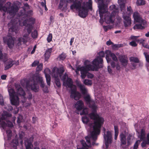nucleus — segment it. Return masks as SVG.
Listing matches in <instances>:
<instances>
[{
    "label": "nucleus",
    "mask_w": 149,
    "mask_h": 149,
    "mask_svg": "<svg viewBox=\"0 0 149 149\" xmlns=\"http://www.w3.org/2000/svg\"><path fill=\"white\" fill-rule=\"evenodd\" d=\"M88 116L93 120V123H91L86 116L82 117V120L83 123L87 124L86 127L90 132L89 136L85 138L86 143L83 140L81 141L82 148L77 149H88V148L91 147V145H94L95 141L100 134V128L103 124L104 118L97 114L95 110H93Z\"/></svg>",
    "instance_id": "obj_1"
},
{
    "label": "nucleus",
    "mask_w": 149,
    "mask_h": 149,
    "mask_svg": "<svg viewBox=\"0 0 149 149\" xmlns=\"http://www.w3.org/2000/svg\"><path fill=\"white\" fill-rule=\"evenodd\" d=\"M98 3L99 13L100 17V22L104 21L107 23H113L115 20V16L118 14V9L116 8L115 5L111 6L109 9L112 11L110 13L108 11V3L110 0H95Z\"/></svg>",
    "instance_id": "obj_2"
},
{
    "label": "nucleus",
    "mask_w": 149,
    "mask_h": 149,
    "mask_svg": "<svg viewBox=\"0 0 149 149\" xmlns=\"http://www.w3.org/2000/svg\"><path fill=\"white\" fill-rule=\"evenodd\" d=\"M102 58L98 57L95 59L92 62V65H91L90 62L88 60H86L84 62L85 66L79 67L75 72L77 74L78 73L79 71H81V77L82 79H84L86 76L88 78L92 79L94 77L93 74L88 71L89 70L97 71L99 68H102V66H98L99 63L102 62Z\"/></svg>",
    "instance_id": "obj_3"
},
{
    "label": "nucleus",
    "mask_w": 149,
    "mask_h": 149,
    "mask_svg": "<svg viewBox=\"0 0 149 149\" xmlns=\"http://www.w3.org/2000/svg\"><path fill=\"white\" fill-rule=\"evenodd\" d=\"M71 2H74L70 6V9L72 10L75 9L78 12V15L81 17L84 18L88 14V9H91L92 7V1L89 0L86 3H82L81 1L70 0Z\"/></svg>",
    "instance_id": "obj_4"
},
{
    "label": "nucleus",
    "mask_w": 149,
    "mask_h": 149,
    "mask_svg": "<svg viewBox=\"0 0 149 149\" xmlns=\"http://www.w3.org/2000/svg\"><path fill=\"white\" fill-rule=\"evenodd\" d=\"M18 20H11L8 24L9 33L10 35L3 38V42L6 43L10 48H12L14 46V40L11 36L16 34L19 30L17 27Z\"/></svg>",
    "instance_id": "obj_5"
},
{
    "label": "nucleus",
    "mask_w": 149,
    "mask_h": 149,
    "mask_svg": "<svg viewBox=\"0 0 149 149\" xmlns=\"http://www.w3.org/2000/svg\"><path fill=\"white\" fill-rule=\"evenodd\" d=\"M65 71V69L63 67L59 68H54L52 71V76L55 79V82L57 86L58 87L61 86V84L59 78H60L63 81V85L64 81L66 82L69 84L68 80L71 79L68 77V76L66 73L64 74L63 77V74Z\"/></svg>",
    "instance_id": "obj_6"
},
{
    "label": "nucleus",
    "mask_w": 149,
    "mask_h": 149,
    "mask_svg": "<svg viewBox=\"0 0 149 149\" xmlns=\"http://www.w3.org/2000/svg\"><path fill=\"white\" fill-rule=\"evenodd\" d=\"M35 22L34 18L31 17L29 19L25 20L23 22V26L27 27L26 30L24 29L23 33L24 39L20 38H18L17 40V45L19 46L21 44V42H25L26 41L28 36L31 32L33 28V25Z\"/></svg>",
    "instance_id": "obj_7"
},
{
    "label": "nucleus",
    "mask_w": 149,
    "mask_h": 149,
    "mask_svg": "<svg viewBox=\"0 0 149 149\" xmlns=\"http://www.w3.org/2000/svg\"><path fill=\"white\" fill-rule=\"evenodd\" d=\"M33 81H31V82L33 83V85L31 86V90L35 92H37L39 91V86L38 85V83L40 84V87L42 88V90L45 93H48V90L47 87L45 86L44 81H43L42 77L39 74L35 75L33 79Z\"/></svg>",
    "instance_id": "obj_8"
},
{
    "label": "nucleus",
    "mask_w": 149,
    "mask_h": 149,
    "mask_svg": "<svg viewBox=\"0 0 149 149\" xmlns=\"http://www.w3.org/2000/svg\"><path fill=\"white\" fill-rule=\"evenodd\" d=\"M6 0H0V10H3L5 12L3 15H5V13L7 12L11 17L14 16L18 10V7L16 6H11V3L10 2H8L3 5L6 1Z\"/></svg>",
    "instance_id": "obj_9"
},
{
    "label": "nucleus",
    "mask_w": 149,
    "mask_h": 149,
    "mask_svg": "<svg viewBox=\"0 0 149 149\" xmlns=\"http://www.w3.org/2000/svg\"><path fill=\"white\" fill-rule=\"evenodd\" d=\"M68 80L69 84L67 82H64V84L66 88H70L71 89L70 97L75 100H79L81 97V94L76 91V87L73 84V82L71 79H68Z\"/></svg>",
    "instance_id": "obj_10"
},
{
    "label": "nucleus",
    "mask_w": 149,
    "mask_h": 149,
    "mask_svg": "<svg viewBox=\"0 0 149 149\" xmlns=\"http://www.w3.org/2000/svg\"><path fill=\"white\" fill-rule=\"evenodd\" d=\"M118 3L120 8L121 11L123 12V17L124 19L123 22L125 27L130 26L132 24L131 18L130 17L127 16L124 12L125 9V0H118Z\"/></svg>",
    "instance_id": "obj_11"
},
{
    "label": "nucleus",
    "mask_w": 149,
    "mask_h": 149,
    "mask_svg": "<svg viewBox=\"0 0 149 149\" xmlns=\"http://www.w3.org/2000/svg\"><path fill=\"white\" fill-rule=\"evenodd\" d=\"M120 137L121 146L126 144L127 146H130L132 144L134 138L131 134L128 133L125 131L120 133Z\"/></svg>",
    "instance_id": "obj_12"
},
{
    "label": "nucleus",
    "mask_w": 149,
    "mask_h": 149,
    "mask_svg": "<svg viewBox=\"0 0 149 149\" xmlns=\"http://www.w3.org/2000/svg\"><path fill=\"white\" fill-rule=\"evenodd\" d=\"M8 91L10 97V100L12 104L18 106L19 104V100L16 93L14 89L11 88H8Z\"/></svg>",
    "instance_id": "obj_13"
},
{
    "label": "nucleus",
    "mask_w": 149,
    "mask_h": 149,
    "mask_svg": "<svg viewBox=\"0 0 149 149\" xmlns=\"http://www.w3.org/2000/svg\"><path fill=\"white\" fill-rule=\"evenodd\" d=\"M11 115L8 113L6 111H3L2 114H0V127L5 130L7 126V124L3 120H5L8 117H10Z\"/></svg>",
    "instance_id": "obj_14"
},
{
    "label": "nucleus",
    "mask_w": 149,
    "mask_h": 149,
    "mask_svg": "<svg viewBox=\"0 0 149 149\" xmlns=\"http://www.w3.org/2000/svg\"><path fill=\"white\" fill-rule=\"evenodd\" d=\"M145 130L142 129L141 130L140 134L138 136L140 139V140H143V141L141 143V146L143 147H145L146 144H149V133L147 134L146 139L145 141L144 139L145 138Z\"/></svg>",
    "instance_id": "obj_15"
},
{
    "label": "nucleus",
    "mask_w": 149,
    "mask_h": 149,
    "mask_svg": "<svg viewBox=\"0 0 149 149\" xmlns=\"http://www.w3.org/2000/svg\"><path fill=\"white\" fill-rule=\"evenodd\" d=\"M104 137L105 141V147L108 148L109 144H111L112 141L111 132L109 131H107L106 132H104Z\"/></svg>",
    "instance_id": "obj_16"
},
{
    "label": "nucleus",
    "mask_w": 149,
    "mask_h": 149,
    "mask_svg": "<svg viewBox=\"0 0 149 149\" xmlns=\"http://www.w3.org/2000/svg\"><path fill=\"white\" fill-rule=\"evenodd\" d=\"M15 87L16 89L17 94L19 95L22 98L21 101L23 103H24L26 100V98L25 96V94L24 91L18 84H16Z\"/></svg>",
    "instance_id": "obj_17"
},
{
    "label": "nucleus",
    "mask_w": 149,
    "mask_h": 149,
    "mask_svg": "<svg viewBox=\"0 0 149 149\" xmlns=\"http://www.w3.org/2000/svg\"><path fill=\"white\" fill-rule=\"evenodd\" d=\"M37 74H35L28 81V80L26 79H24L21 80L20 81V83L24 87L26 88L27 89H31V86L33 85V82H31V81H33V79L34 76L35 75Z\"/></svg>",
    "instance_id": "obj_18"
},
{
    "label": "nucleus",
    "mask_w": 149,
    "mask_h": 149,
    "mask_svg": "<svg viewBox=\"0 0 149 149\" xmlns=\"http://www.w3.org/2000/svg\"><path fill=\"white\" fill-rule=\"evenodd\" d=\"M84 98L87 103L89 105V107L91 108L93 110H95L97 107L95 104L94 102L91 100L90 96L88 95H87L84 97Z\"/></svg>",
    "instance_id": "obj_19"
},
{
    "label": "nucleus",
    "mask_w": 149,
    "mask_h": 149,
    "mask_svg": "<svg viewBox=\"0 0 149 149\" xmlns=\"http://www.w3.org/2000/svg\"><path fill=\"white\" fill-rule=\"evenodd\" d=\"M133 17L134 22H138L143 25H144L146 24L145 21L141 18L138 12H135L133 13Z\"/></svg>",
    "instance_id": "obj_20"
},
{
    "label": "nucleus",
    "mask_w": 149,
    "mask_h": 149,
    "mask_svg": "<svg viewBox=\"0 0 149 149\" xmlns=\"http://www.w3.org/2000/svg\"><path fill=\"white\" fill-rule=\"evenodd\" d=\"M106 54V58L107 63H109L111 60L110 57H111L113 60L115 61H116L118 60L117 58L115 55L112 53L109 50H107L105 52Z\"/></svg>",
    "instance_id": "obj_21"
},
{
    "label": "nucleus",
    "mask_w": 149,
    "mask_h": 149,
    "mask_svg": "<svg viewBox=\"0 0 149 149\" xmlns=\"http://www.w3.org/2000/svg\"><path fill=\"white\" fill-rule=\"evenodd\" d=\"M84 107V103L81 100L78 101L74 105V108L78 111L81 110Z\"/></svg>",
    "instance_id": "obj_22"
},
{
    "label": "nucleus",
    "mask_w": 149,
    "mask_h": 149,
    "mask_svg": "<svg viewBox=\"0 0 149 149\" xmlns=\"http://www.w3.org/2000/svg\"><path fill=\"white\" fill-rule=\"evenodd\" d=\"M67 2L65 0H61L58 8L62 10L65 11L67 9Z\"/></svg>",
    "instance_id": "obj_23"
},
{
    "label": "nucleus",
    "mask_w": 149,
    "mask_h": 149,
    "mask_svg": "<svg viewBox=\"0 0 149 149\" xmlns=\"http://www.w3.org/2000/svg\"><path fill=\"white\" fill-rule=\"evenodd\" d=\"M128 58L126 55L121 56L119 57V60L122 65L124 66H126L128 62Z\"/></svg>",
    "instance_id": "obj_24"
},
{
    "label": "nucleus",
    "mask_w": 149,
    "mask_h": 149,
    "mask_svg": "<svg viewBox=\"0 0 149 149\" xmlns=\"http://www.w3.org/2000/svg\"><path fill=\"white\" fill-rule=\"evenodd\" d=\"M15 64V61H13L11 59H8L6 63L5 70H6L11 68L13 65Z\"/></svg>",
    "instance_id": "obj_25"
},
{
    "label": "nucleus",
    "mask_w": 149,
    "mask_h": 149,
    "mask_svg": "<svg viewBox=\"0 0 149 149\" xmlns=\"http://www.w3.org/2000/svg\"><path fill=\"white\" fill-rule=\"evenodd\" d=\"M52 50V48H51L48 49L46 51L45 54V59L46 61H47L49 58Z\"/></svg>",
    "instance_id": "obj_26"
},
{
    "label": "nucleus",
    "mask_w": 149,
    "mask_h": 149,
    "mask_svg": "<svg viewBox=\"0 0 149 149\" xmlns=\"http://www.w3.org/2000/svg\"><path fill=\"white\" fill-rule=\"evenodd\" d=\"M25 145L26 149H33V145L30 141L26 139L25 140Z\"/></svg>",
    "instance_id": "obj_27"
},
{
    "label": "nucleus",
    "mask_w": 149,
    "mask_h": 149,
    "mask_svg": "<svg viewBox=\"0 0 149 149\" xmlns=\"http://www.w3.org/2000/svg\"><path fill=\"white\" fill-rule=\"evenodd\" d=\"M78 86L79 87L82 94H85L87 93V90L84 85L80 84H78Z\"/></svg>",
    "instance_id": "obj_28"
},
{
    "label": "nucleus",
    "mask_w": 149,
    "mask_h": 149,
    "mask_svg": "<svg viewBox=\"0 0 149 149\" xmlns=\"http://www.w3.org/2000/svg\"><path fill=\"white\" fill-rule=\"evenodd\" d=\"M143 54L146 58V61L147 62L146 66L148 68H149V54L146 52H144Z\"/></svg>",
    "instance_id": "obj_29"
},
{
    "label": "nucleus",
    "mask_w": 149,
    "mask_h": 149,
    "mask_svg": "<svg viewBox=\"0 0 149 149\" xmlns=\"http://www.w3.org/2000/svg\"><path fill=\"white\" fill-rule=\"evenodd\" d=\"M114 139L115 140H117L118 136L119 133V130L118 127L117 126L115 125L114 127Z\"/></svg>",
    "instance_id": "obj_30"
},
{
    "label": "nucleus",
    "mask_w": 149,
    "mask_h": 149,
    "mask_svg": "<svg viewBox=\"0 0 149 149\" xmlns=\"http://www.w3.org/2000/svg\"><path fill=\"white\" fill-rule=\"evenodd\" d=\"M129 59L131 62H134L136 63H139V59L136 57H131Z\"/></svg>",
    "instance_id": "obj_31"
},
{
    "label": "nucleus",
    "mask_w": 149,
    "mask_h": 149,
    "mask_svg": "<svg viewBox=\"0 0 149 149\" xmlns=\"http://www.w3.org/2000/svg\"><path fill=\"white\" fill-rule=\"evenodd\" d=\"M142 24H136L133 27V29H144V27L142 25Z\"/></svg>",
    "instance_id": "obj_32"
},
{
    "label": "nucleus",
    "mask_w": 149,
    "mask_h": 149,
    "mask_svg": "<svg viewBox=\"0 0 149 149\" xmlns=\"http://www.w3.org/2000/svg\"><path fill=\"white\" fill-rule=\"evenodd\" d=\"M99 56L100 57H97L96 58H98V57H99L100 58L102 59L101 57H104V52L103 51H101L100 52L99 54ZM102 63H99V65H98V66L100 67H101V66H102V62H103V60H102Z\"/></svg>",
    "instance_id": "obj_33"
},
{
    "label": "nucleus",
    "mask_w": 149,
    "mask_h": 149,
    "mask_svg": "<svg viewBox=\"0 0 149 149\" xmlns=\"http://www.w3.org/2000/svg\"><path fill=\"white\" fill-rule=\"evenodd\" d=\"M111 65L113 68H114L116 67V68L117 70H120V68L119 64L118 63H117L116 65V64L114 62H112L111 63Z\"/></svg>",
    "instance_id": "obj_34"
},
{
    "label": "nucleus",
    "mask_w": 149,
    "mask_h": 149,
    "mask_svg": "<svg viewBox=\"0 0 149 149\" xmlns=\"http://www.w3.org/2000/svg\"><path fill=\"white\" fill-rule=\"evenodd\" d=\"M136 4L138 6L143 5L146 4V1L144 0H137Z\"/></svg>",
    "instance_id": "obj_35"
},
{
    "label": "nucleus",
    "mask_w": 149,
    "mask_h": 149,
    "mask_svg": "<svg viewBox=\"0 0 149 149\" xmlns=\"http://www.w3.org/2000/svg\"><path fill=\"white\" fill-rule=\"evenodd\" d=\"M83 83L87 86H91L92 84V81L91 80L86 79L83 81Z\"/></svg>",
    "instance_id": "obj_36"
},
{
    "label": "nucleus",
    "mask_w": 149,
    "mask_h": 149,
    "mask_svg": "<svg viewBox=\"0 0 149 149\" xmlns=\"http://www.w3.org/2000/svg\"><path fill=\"white\" fill-rule=\"evenodd\" d=\"M18 144V142L16 140H13L11 144V145L13 146L14 149H16V147Z\"/></svg>",
    "instance_id": "obj_37"
},
{
    "label": "nucleus",
    "mask_w": 149,
    "mask_h": 149,
    "mask_svg": "<svg viewBox=\"0 0 149 149\" xmlns=\"http://www.w3.org/2000/svg\"><path fill=\"white\" fill-rule=\"evenodd\" d=\"M89 112V109L87 108L84 109L81 113H80L81 115H86L88 114Z\"/></svg>",
    "instance_id": "obj_38"
},
{
    "label": "nucleus",
    "mask_w": 149,
    "mask_h": 149,
    "mask_svg": "<svg viewBox=\"0 0 149 149\" xmlns=\"http://www.w3.org/2000/svg\"><path fill=\"white\" fill-rule=\"evenodd\" d=\"M141 142L140 140H137L134 144V146L133 148V149H137L139 145L140 144Z\"/></svg>",
    "instance_id": "obj_39"
},
{
    "label": "nucleus",
    "mask_w": 149,
    "mask_h": 149,
    "mask_svg": "<svg viewBox=\"0 0 149 149\" xmlns=\"http://www.w3.org/2000/svg\"><path fill=\"white\" fill-rule=\"evenodd\" d=\"M6 134L8 139H9L12 135V132L10 129H8L6 131Z\"/></svg>",
    "instance_id": "obj_40"
},
{
    "label": "nucleus",
    "mask_w": 149,
    "mask_h": 149,
    "mask_svg": "<svg viewBox=\"0 0 149 149\" xmlns=\"http://www.w3.org/2000/svg\"><path fill=\"white\" fill-rule=\"evenodd\" d=\"M46 78V82L47 83V84L48 85H49V86H50L51 83V78L50 76H45Z\"/></svg>",
    "instance_id": "obj_41"
},
{
    "label": "nucleus",
    "mask_w": 149,
    "mask_h": 149,
    "mask_svg": "<svg viewBox=\"0 0 149 149\" xmlns=\"http://www.w3.org/2000/svg\"><path fill=\"white\" fill-rule=\"evenodd\" d=\"M44 72L45 74V76H50L49 74L50 73V70L48 68H46L44 70Z\"/></svg>",
    "instance_id": "obj_42"
},
{
    "label": "nucleus",
    "mask_w": 149,
    "mask_h": 149,
    "mask_svg": "<svg viewBox=\"0 0 149 149\" xmlns=\"http://www.w3.org/2000/svg\"><path fill=\"white\" fill-rule=\"evenodd\" d=\"M43 65L42 63H40L38 65L36 69V71H39L42 70V68Z\"/></svg>",
    "instance_id": "obj_43"
},
{
    "label": "nucleus",
    "mask_w": 149,
    "mask_h": 149,
    "mask_svg": "<svg viewBox=\"0 0 149 149\" xmlns=\"http://www.w3.org/2000/svg\"><path fill=\"white\" fill-rule=\"evenodd\" d=\"M23 120V117L21 115H19V116L17 118V123L18 124H20Z\"/></svg>",
    "instance_id": "obj_44"
},
{
    "label": "nucleus",
    "mask_w": 149,
    "mask_h": 149,
    "mask_svg": "<svg viewBox=\"0 0 149 149\" xmlns=\"http://www.w3.org/2000/svg\"><path fill=\"white\" fill-rule=\"evenodd\" d=\"M31 36L32 38H36L38 36L37 31L36 30H35L32 32Z\"/></svg>",
    "instance_id": "obj_45"
},
{
    "label": "nucleus",
    "mask_w": 149,
    "mask_h": 149,
    "mask_svg": "<svg viewBox=\"0 0 149 149\" xmlns=\"http://www.w3.org/2000/svg\"><path fill=\"white\" fill-rule=\"evenodd\" d=\"M41 5L42 6V7H44L45 8V10L46 11H47L48 10V9L47 8L46 6V0H44V1L42 2H41Z\"/></svg>",
    "instance_id": "obj_46"
},
{
    "label": "nucleus",
    "mask_w": 149,
    "mask_h": 149,
    "mask_svg": "<svg viewBox=\"0 0 149 149\" xmlns=\"http://www.w3.org/2000/svg\"><path fill=\"white\" fill-rule=\"evenodd\" d=\"M52 33L49 34L47 36V40L48 42H50L52 40Z\"/></svg>",
    "instance_id": "obj_47"
},
{
    "label": "nucleus",
    "mask_w": 149,
    "mask_h": 149,
    "mask_svg": "<svg viewBox=\"0 0 149 149\" xmlns=\"http://www.w3.org/2000/svg\"><path fill=\"white\" fill-rule=\"evenodd\" d=\"M0 104L2 105L4 104L3 97L1 95H0Z\"/></svg>",
    "instance_id": "obj_48"
},
{
    "label": "nucleus",
    "mask_w": 149,
    "mask_h": 149,
    "mask_svg": "<svg viewBox=\"0 0 149 149\" xmlns=\"http://www.w3.org/2000/svg\"><path fill=\"white\" fill-rule=\"evenodd\" d=\"M39 63V61H35L31 65L32 66L35 67L37 65H38Z\"/></svg>",
    "instance_id": "obj_49"
},
{
    "label": "nucleus",
    "mask_w": 149,
    "mask_h": 149,
    "mask_svg": "<svg viewBox=\"0 0 149 149\" xmlns=\"http://www.w3.org/2000/svg\"><path fill=\"white\" fill-rule=\"evenodd\" d=\"M129 44L130 45H131V46H133V47H136V46H137V45L136 42L135 41H132L130 42V43Z\"/></svg>",
    "instance_id": "obj_50"
},
{
    "label": "nucleus",
    "mask_w": 149,
    "mask_h": 149,
    "mask_svg": "<svg viewBox=\"0 0 149 149\" xmlns=\"http://www.w3.org/2000/svg\"><path fill=\"white\" fill-rule=\"evenodd\" d=\"M127 10L128 12V13H127V14H130V13H131L132 10V9H131V7L130 6H129L128 7H127Z\"/></svg>",
    "instance_id": "obj_51"
},
{
    "label": "nucleus",
    "mask_w": 149,
    "mask_h": 149,
    "mask_svg": "<svg viewBox=\"0 0 149 149\" xmlns=\"http://www.w3.org/2000/svg\"><path fill=\"white\" fill-rule=\"evenodd\" d=\"M107 70H108V71L109 73L110 74H112V70L111 69V68H110V66H108V68H107Z\"/></svg>",
    "instance_id": "obj_52"
},
{
    "label": "nucleus",
    "mask_w": 149,
    "mask_h": 149,
    "mask_svg": "<svg viewBox=\"0 0 149 149\" xmlns=\"http://www.w3.org/2000/svg\"><path fill=\"white\" fill-rule=\"evenodd\" d=\"M139 36H131L130 38L132 40H136V39L137 38L139 37Z\"/></svg>",
    "instance_id": "obj_53"
},
{
    "label": "nucleus",
    "mask_w": 149,
    "mask_h": 149,
    "mask_svg": "<svg viewBox=\"0 0 149 149\" xmlns=\"http://www.w3.org/2000/svg\"><path fill=\"white\" fill-rule=\"evenodd\" d=\"M103 27L104 31L106 32L107 31L108 29H109V27L108 26H104Z\"/></svg>",
    "instance_id": "obj_54"
},
{
    "label": "nucleus",
    "mask_w": 149,
    "mask_h": 149,
    "mask_svg": "<svg viewBox=\"0 0 149 149\" xmlns=\"http://www.w3.org/2000/svg\"><path fill=\"white\" fill-rule=\"evenodd\" d=\"M131 64L132 66V67L131 68L133 70L135 69L136 68V64L134 63H131Z\"/></svg>",
    "instance_id": "obj_55"
},
{
    "label": "nucleus",
    "mask_w": 149,
    "mask_h": 149,
    "mask_svg": "<svg viewBox=\"0 0 149 149\" xmlns=\"http://www.w3.org/2000/svg\"><path fill=\"white\" fill-rule=\"evenodd\" d=\"M7 107H8V108H7V107H6V109H7V110L8 111H10L13 109V107L10 106V105H7Z\"/></svg>",
    "instance_id": "obj_56"
},
{
    "label": "nucleus",
    "mask_w": 149,
    "mask_h": 149,
    "mask_svg": "<svg viewBox=\"0 0 149 149\" xmlns=\"http://www.w3.org/2000/svg\"><path fill=\"white\" fill-rule=\"evenodd\" d=\"M106 44L108 45H110L113 44V43L110 40H109V41H107V42H106Z\"/></svg>",
    "instance_id": "obj_57"
},
{
    "label": "nucleus",
    "mask_w": 149,
    "mask_h": 149,
    "mask_svg": "<svg viewBox=\"0 0 149 149\" xmlns=\"http://www.w3.org/2000/svg\"><path fill=\"white\" fill-rule=\"evenodd\" d=\"M59 57L60 59L63 60L65 58V57L63 54H61V55Z\"/></svg>",
    "instance_id": "obj_58"
},
{
    "label": "nucleus",
    "mask_w": 149,
    "mask_h": 149,
    "mask_svg": "<svg viewBox=\"0 0 149 149\" xmlns=\"http://www.w3.org/2000/svg\"><path fill=\"white\" fill-rule=\"evenodd\" d=\"M6 75H3L1 76V78L2 79L5 80L6 79Z\"/></svg>",
    "instance_id": "obj_59"
},
{
    "label": "nucleus",
    "mask_w": 149,
    "mask_h": 149,
    "mask_svg": "<svg viewBox=\"0 0 149 149\" xmlns=\"http://www.w3.org/2000/svg\"><path fill=\"white\" fill-rule=\"evenodd\" d=\"M8 125L9 127H11L13 125V124L11 122L9 121L8 122Z\"/></svg>",
    "instance_id": "obj_60"
},
{
    "label": "nucleus",
    "mask_w": 149,
    "mask_h": 149,
    "mask_svg": "<svg viewBox=\"0 0 149 149\" xmlns=\"http://www.w3.org/2000/svg\"><path fill=\"white\" fill-rule=\"evenodd\" d=\"M36 48V45H35V46H34L33 50L31 52V54H33L34 53Z\"/></svg>",
    "instance_id": "obj_61"
},
{
    "label": "nucleus",
    "mask_w": 149,
    "mask_h": 149,
    "mask_svg": "<svg viewBox=\"0 0 149 149\" xmlns=\"http://www.w3.org/2000/svg\"><path fill=\"white\" fill-rule=\"evenodd\" d=\"M143 46L145 47L148 48L149 47V46L147 44H143Z\"/></svg>",
    "instance_id": "obj_62"
},
{
    "label": "nucleus",
    "mask_w": 149,
    "mask_h": 149,
    "mask_svg": "<svg viewBox=\"0 0 149 149\" xmlns=\"http://www.w3.org/2000/svg\"><path fill=\"white\" fill-rule=\"evenodd\" d=\"M74 38H72L71 39L70 41V45H72V43L74 41Z\"/></svg>",
    "instance_id": "obj_63"
},
{
    "label": "nucleus",
    "mask_w": 149,
    "mask_h": 149,
    "mask_svg": "<svg viewBox=\"0 0 149 149\" xmlns=\"http://www.w3.org/2000/svg\"><path fill=\"white\" fill-rule=\"evenodd\" d=\"M118 46L116 44L113 45L112 46V47L113 48L115 49Z\"/></svg>",
    "instance_id": "obj_64"
}]
</instances>
